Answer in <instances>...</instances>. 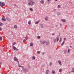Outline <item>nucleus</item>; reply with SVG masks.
<instances>
[{
    "label": "nucleus",
    "mask_w": 74,
    "mask_h": 74,
    "mask_svg": "<svg viewBox=\"0 0 74 74\" xmlns=\"http://www.w3.org/2000/svg\"><path fill=\"white\" fill-rule=\"evenodd\" d=\"M28 1L29 3H28V4L29 5H31V6H32L35 4L34 2L32 0H29Z\"/></svg>",
    "instance_id": "1"
},
{
    "label": "nucleus",
    "mask_w": 74,
    "mask_h": 74,
    "mask_svg": "<svg viewBox=\"0 0 74 74\" xmlns=\"http://www.w3.org/2000/svg\"><path fill=\"white\" fill-rule=\"evenodd\" d=\"M16 44V42H14L12 45V49H14V51H18L19 49L16 48L14 45H15Z\"/></svg>",
    "instance_id": "2"
},
{
    "label": "nucleus",
    "mask_w": 74,
    "mask_h": 74,
    "mask_svg": "<svg viewBox=\"0 0 74 74\" xmlns=\"http://www.w3.org/2000/svg\"><path fill=\"white\" fill-rule=\"evenodd\" d=\"M4 5H5V3H4V2H0V7H4Z\"/></svg>",
    "instance_id": "3"
},
{
    "label": "nucleus",
    "mask_w": 74,
    "mask_h": 74,
    "mask_svg": "<svg viewBox=\"0 0 74 74\" xmlns=\"http://www.w3.org/2000/svg\"><path fill=\"white\" fill-rule=\"evenodd\" d=\"M23 70L24 73H27V72H28L29 71V70H28V69H27L24 68H23Z\"/></svg>",
    "instance_id": "4"
},
{
    "label": "nucleus",
    "mask_w": 74,
    "mask_h": 74,
    "mask_svg": "<svg viewBox=\"0 0 74 74\" xmlns=\"http://www.w3.org/2000/svg\"><path fill=\"white\" fill-rule=\"evenodd\" d=\"M40 43L42 44H44L45 42H46V41L45 40H40Z\"/></svg>",
    "instance_id": "5"
},
{
    "label": "nucleus",
    "mask_w": 74,
    "mask_h": 74,
    "mask_svg": "<svg viewBox=\"0 0 74 74\" xmlns=\"http://www.w3.org/2000/svg\"><path fill=\"white\" fill-rule=\"evenodd\" d=\"M14 61H15V62H17V63H19V62L18 61V59H17V58L16 57H14Z\"/></svg>",
    "instance_id": "6"
},
{
    "label": "nucleus",
    "mask_w": 74,
    "mask_h": 74,
    "mask_svg": "<svg viewBox=\"0 0 74 74\" xmlns=\"http://www.w3.org/2000/svg\"><path fill=\"white\" fill-rule=\"evenodd\" d=\"M6 19L7 21H9V22H10V21H11V18H9L8 17H6Z\"/></svg>",
    "instance_id": "7"
},
{
    "label": "nucleus",
    "mask_w": 74,
    "mask_h": 74,
    "mask_svg": "<svg viewBox=\"0 0 74 74\" xmlns=\"http://www.w3.org/2000/svg\"><path fill=\"white\" fill-rule=\"evenodd\" d=\"M2 21H3L4 22L5 21H6V20L5 19V18L4 17L2 18Z\"/></svg>",
    "instance_id": "8"
},
{
    "label": "nucleus",
    "mask_w": 74,
    "mask_h": 74,
    "mask_svg": "<svg viewBox=\"0 0 74 74\" xmlns=\"http://www.w3.org/2000/svg\"><path fill=\"white\" fill-rule=\"evenodd\" d=\"M49 70H47L46 72V74H49Z\"/></svg>",
    "instance_id": "9"
},
{
    "label": "nucleus",
    "mask_w": 74,
    "mask_h": 74,
    "mask_svg": "<svg viewBox=\"0 0 74 74\" xmlns=\"http://www.w3.org/2000/svg\"><path fill=\"white\" fill-rule=\"evenodd\" d=\"M61 21L65 23L66 22V21L65 19H61Z\"/></svg>",
    "instance_id": "10"
},
{
    "label": "nucleus",
    "mask_w": 74,
    "mask_h": 74,
    "mask_svg": "<svg viewBox=\"0 0 74 74\" xmlns=\"http://www.w3.org/2000/svg\"><path fill=\"white\" fill-rule=\"evenodd\" d=\"M40 3L41 4H44V1L43 0H41Z\"/></svg>",
    "instance_id": "11"
},
{
    "label": "nucleus",
    "mask_w": 74,
    "mask_h": 74,
    "mask_svg": "<svg viewBox=\"0 0 74 74\" xmlns=\"http://www.w3.org/2000/svg\"><path fill=\"white\" fill-rule=\"evenodd\" d=\"M48 19V16H46L45 18V21H47Z\"/></svg>",
    "instance_id": "12"
},
{
    "label": "nucleus",
    "mask_w": 74,
    "mask_h": 74,
    "mask_svg": "<svg viewBox=\"0 0 74 74\" xmlns=\"http://www.w3.org/2000/svg\"><path fill=\"white\" fill-rule=\"evenodd\" d=\"M18 67H22V69H23V68L24 67V66H21V65H19V63H18Z\"/></svg>",
    "instance_id": "13"
},
{
    "label": "nucleus",
    "mask_w": 74,
    "mask_h": 74,
    "mask_svg": "<svg viewBox=\"0 0 74 74\" xmlns=\"http://www.w3.org/2000/svg\"><path fill=\"white\" fill-rule=\"evenodd\" d=\"M56 39H57V42H58V41H59V36H57L56 37Z\"/></svg>",
    "instance_id": "14"
},
{
    "label": "nucleus",
    "mask_w": 74,
    "mask_h": 74,
    "mask_svg": "<svg viewBox=\"0 0 74 74\" xmlns=\"http://www.w3.org/2000/svg\"><path fill=\"white\" fill-rule=\"evenodd\" d=\"M64 41H63V42L61 44V46H63V44H64Z\"/></svg>",
    "instance_id": "15"
},
{
    "label": "nucleus",
    "mask_w": 74,
    "mask_h": 74,
    "mask_svg": "<svg viewBox=\"0 0 74 74\" xmlns=\"http://www.w3.org/2000/svg\"><path fill=\"white\" fill-rule=\"evenodd\" d=\"M40 22V21H36V22H35V24H38V23H39Z\"/></svg>",
    "instance_id": "16"
},
{
    "label": "nucleus",
    "mask_w": 74,
    "mask_h": 74,
    "mask_svg": "<svg viewBox=\"0 0 74 74\" xmlns=\"http://www.w3.org/2000/svg\"><path fill=\"white\" fill-rule=\"evenodd\" d=\"M58 63L60 65V66H62V64H61V62L60 61H58Z\"/></svg>",
    "instance_id": "17"
},
{
    "label": "nucleus",
    "mask_w": 74,
    "mask_h": 74,
    "mask_svg": "<svg viewBox=\"0 0 74 74\" xmlns=\"http://www.w3.org/2000/svg\"><path fill=\"white\" fill-rule=\"evenodd\" d=\"M52 73V74H55V71L54 70H52L51 72Z\"/></svg>",
    "instance_id": "18"
},
{
    "label": "nucleus",
    "mask_w": 74,
    "mask_h": 74,
    "mask_svg": "<svg viewBox=\"0 0 74 74\" xmlns=\"http://www.w3.org/2000/svg\"><path fill=\"white\" fill-rule=\"evenodd\" d=\"M3 25H4V24H3V23H0V26H3Z\"/></svg>",
    "instance_id": "19"
},
{
    "label": "nucleus",
    "mask_w": 74,
    "mask_h": 74,
    "mask_svg": "<svg viewBox=\"0 0 74 74\" xmlns=\"http://www.w3.org/2000/svg\"><path fill=\"white\" fill-rule=\"evenodd\" d=\"M14 28H15V29H16V28H17V27H18V26H17V25H15L14 26Z\"/></svg>",
    "instance_id": "20"
},
{
    "label": "nucleus",
    "mask_w": 74,
    "mask_h": 74,
    "mask_svg": "<svg viewBox=\"0 0 74 74\" xmlns=\"http://www.w3.org/2000/svg\"><path fill=\"white\" fill-rule=\"evenodd\" d=\"M46 45H49V42L48 41V42H46Z\"/></svg>",
    "instance_id": "21"
},
{
    "label": "nucleus",
    "mask_w": 74,
    "mask_h": 74,
    "mask_svg": "<svg viewBox=\"0 0 74 74\" xmlns=\"http://www.w3.org/2000/svg\"><path fill=\"white\" fill-rule=\"evenodd\" d=\"M49 64L50 66H52V63L51 62H50L49 63Z\"/></svg>",
    "instance_id": "22"
},
{
    "label": "nucleus",
    "mask_w": 74,
    "mask_h": 74,
    "mask_svg": "<svg viewBox=\"0 0 74 74\" xmlns=\"http://www.w3.org/2000/svg\"><path fill=\"white\" fill-rule=\"evenodd\" d=\"M58 8H60V5H58Z\"/></svg>",
    "instance_id": "23"
},
{
    "label": "nucleus",
    "mask_w": 74,
    "mask_h": 74,
    "mask_svg": "<svg viewBox=\"0 0 74 74\" xmlns=\"http://www.w3.org/2000/svg\"><path fill=\"white\" fill-rule=\"evenodd\" d=\"M28 23L29 25H30V24H31V20H30L28 22Z\"/></svg>",
    "instance_id": "24"
},
{
    "label": "nucleus",
    "mask_w": 74,
    "mask_h": 74,
    "mask_svg": "<svg viewBox=\"0 0 74 74\" xmlns=\"http://www.w3.org/2000/svg\"><path fill=\"white\" fill-rule=\"evenodd\" d=\"M33 43L31 42L30 43V46L31 47H32V46H33Z\"/></svg>",
    "instance_id": "25"
},
{
    "label": "nucleus",
    "mask_w": 74,
    "mask_h": 74,
    "mask_svg": "<svg viewBox=\"0 0 74 74\" xmlns=\"http://www.w3.org/2000/svg\"><path fill=\"white\" fill-rule=\"evenodd\" d=\"M32 58L33 60H34L36 59V58L35 57H34V56L32 57Z\"/></svg>",
    "instance_id": "26"
},
{
    "label": "nucleus",
    "mask_w": 74,
    "mask_h": 74,
    "mask_svg": "<svg viewBox=\"0 0 74 74\" xmlns=\"http://www.w3.org/2000/svg\"><path fill=\"white\" fill-rule=\"evenodd\" d=\"M29 10L30 11H33V9L32 8H29Z\"/></svg>",
    "instance_id": "27"
},
{
    "label": "nucleus",
    "mask_w": 74,
    "mask_h": 74,
    "mask_svg": "<svg viewBox=\"0 0 74 74\" xmlns=\"http://www.w3.org/2000/svg\"><path fill=\"white\" fill-rule=\"evenodd\" d=\"M62 69H59V72L60 73V72H62Z\"/></svg>",
    "instance_id": "28"
},
{
    "label": "nucleus",
    "mask_w": 74,
    "mask_h": 74,
    "mask_svg": "<svg viewBox=\"0 0 74 74\" xmlns=\"http://www.w3.org/2000/svg\"><path fill=\"white\" fill-rule=\"evenodd\" d=\"M40 26L41 27V28H42L43 27H44V25L42 24H41L40 25Z\"/></svg>",
    "instance_id": "29"
},
{
    "label": "nucleus",
    "mask_w": 74,
    "mask_h": 74,
    "mask_svg": "<svg viewBox=\"0 0 74 74\" xmlns=\"http://www.w3.org/2000/svg\"><path fill=\"white\" fill-rule=\"evenodd\" d=\"M3 39V38H2V37H0V41H1Z\"/></svg>",
    "instance_id": "30"
},
{
    "label": "nucleus",
    "mask_w": 74,
    "mask_h": 74,
    "mask_svg": "<svg viewBox=\"0 0 74 74\" xmlns=\"http://www.w3.org/2000/svg\"><path fill=\"white\" fill-rule=\"evenodd\" d=\"M67 50H65L64 51V53L65 54H66V53H67Z\"/></svg>",
    "instance_id": "31"
},
{
    "label": "nucleus",
    "mask_w": 74,
    "mask_h": 74,
    "mask_svg": "<svg viewBox=\"0 0 74 74\" xmlns=\"http://www.w3.org/2000/svg\"><path fill=\"white\" fill-rule=\"evenodd\" d=\"M28 37H25V40H27V39H28Z\"/></svg>",
    "instance_id": "32"
},
{
    "label": "nucleus",
    "mask_w": 74,
    "mask_h": 74,
    "mask_svg": "<svg viewBox=\"0 0 74 74\" xmlns=\"http://www.w3.org/2000/svg\"><path fill=\"white\" fill-rule=\"evenodd\" d=\"M37 53L38 54H40V51H38L37 52Z\"/></svg>",
    "instance_id": "33"
},
{
    "label": "nucleus",
    "mask_w": 74,
    "mask_h": 74,
    "mask_svg": "<svg viewBox=\"0 0 74 74\" xmlns=\"http://www.w3.org/2000/svg\"><path fill=\"white\" fill-rule=\"evenodd\" d=\"M37 37L38 39H40V36H38Z\"/></svg>",
    "instance_id": "34"
},
{
    "label": "nucleus",
    "mask_w": 74,
    "mask_h": 74,
    "mask_svg": "<svg viewBox=\"0 0 74 74\" xmlns=\"http://www.w3.org/2000/svg\"><path fill=\"white\" fill-rule=\"evenodd\" d=\"M26 40H25V39H24L23 40V42H25V41H26Z\"/></svg>",
    "instance_id": "35"
},
{
    "label": "nucleus",
    "mask_w": 74,
    "mask_h": 74,
    "mask_svg": "<svg viewBox=\"0 0 74 74\" xmlns=\"http://www.w3.org/2000/svg\"><path fill=\"white\" fill-rule=\"evenodd\" d=\"M70 49H68V53H69V52H70Z\"/></svg>",
    "instance_id": "36"
},
{
    "label": "nucleus",
    "mask_w": 74,
    "mask_h": 74,
    "mask_svg": "<svg viewBox=\"0 0 74 74\" xmlns=\"http://www.w3.org/2000/svg\"><path fill=\"white\" fill-rule=\"evenodd\" d=\"M60 12L57 15L58 16H59V15H60Z\"/></svg>",
    "instance_id": "37"
},
{
    "label": "nucleus",
    "mask_w": 74,
    "mask_h": 74,
    "mask_svg": "<svg viewBox=\"0 0 74 74\" xmlns=\"http://www.w3.org/2000/svg\"><path fill=\"white\" fill-rule=\"evenodd\" d=\"M61 41H62V39L61 38H60V39L59 42H61Z\"/></svg>",
    "instance_id": "38"
},
{
    "label": "nucleus",
    "mask_w": 74,
    "mask_h": 74,
    "mask_svg": "<svg viewBox=\"0 0 74 74\" xmlns=\"http://www.w3.org/2000/svg\"><path fill=\"white\" fill-rule=\"evenodd\" d=\"M52 36H53L54 35H55V33H54L52 34Z\"/></svg>",
    "instance_id": "39"
},
{
    "label": "nucleus",
    "mask_w": 74,
    "mask_h": 74,
    "mask_svg": "<svg viewBox=\"0 0 74 74\" xmlns=\"http://www.w3.org/2000/svg\"><path fill=\"white\" fill-rule=\"evenodd\" d=\"M64 41H66V38H64Z\"/></svg>",
    "instance_id": "40"
},
{
    "label": "nucleus",
    "mask_w": 74,
    "mask_h": 74,
    "mask_svg": "<svg viewBox=\"0 0 74 74\" xmlns=\"http://www.w3.org/2000/svg\"><path fill=\"white\" fill-rule=\"evenodd\" d=\"M53 41H54V42H55V41H56V39H54L53 40Z\"/></svg>",
    "instance_id": "41"
},
{
    "label": "nucleus",
    "mask_w": 74,
    "mask_h": 74,
    "mask_svg": "<svg viewBox=\"0 0 74 74\" xmlns=\"http://www.w3.org/2000/svg\"><path fill=\"white\" fill-rule=\"evenodd\" d=\"M49 58H50V59H51V56H49Z\"/></svg>",
    "instance_id": "42"
},
{
    "label": "nucleus",
    "mask_w": 74,
    "mask_h": 74,
    "mask_svg": "<svg viewBox=\"0 0 74 74\" xmlns=\"http://www.w3.org/2000/svg\"><path fill=\"white\" fill-rule=\"evenodd\" d=\"M73 70H74V68H72Z\"/></svg>",
    "instance_id": "43"
},
{
    "label": "nucleus",
    "mask_w": 74,
    "mask_h": 74,
    "mask_svg": "<svg viewBox=\"0 0 74 74\" xmlns=\"http://www.w3.org/2000/svg\"><path fill=\"white\" fill-rule=\"evenodd\" d=\"M56 9H53V11H56Z\"/></svg>",
    "instance_id": "44"
},
{
    "label": "nucleus",
    "mask_w": 74,
    "mask_h": 74,
    "mask_svg": "<svg viewBox=\"0 0 74 74\" xmlns=\"http://www.w3.org/2000/svg\"><path fill=\"white\" fill-rule=\"evenodd\" d=\"M0 30H2V29H1V28L0 27Z\"/></svg>",
    "instance_id": "45"
},
{
    "label": "nucleus",
    "mask_w": 74,
    "mask_h": 74,
    "mask_svg": "<svg viewBox=\"0 0 74 74\" xmlns=\"http://www.w3.org/2000/svg\"><path fill=\"white\" fill-rule=\"evenodd\" d=\"M68 73H72V71H71V72L69 71L68 72Z\"/></svg>",
    "instance_id": "46"
},
{
    "label": "nucleus",
    "mask_w": 74,
    "mask_h": 74,
    "mask_svg": "<svg viewBox=\"0 0 74 74\" xmlns=\"http://www.w3.org/2000/svg\"><path fill=\"white\" fill-rule=\"evenodd\" d=\"M60 33H59V35L58 36H60Z\"/></svg>",
    "instance_id": "47"
},
{
    "label": "nucleus",
    "mask_w": 74,
    "mask_h": 74,
    "mask_svg": "<svg viewBox=\"0 0 74 74\" xmlns=\"http://www.w3.org/2000/svg\"><path fill=\"white\" fill-rule=\"evenodd\" d=\"M48 1H51V0H47Z\"/></svg>",
    "instance_id": "48"
},
{
    "label": "nucleus",
    "mask_w": 74,
    "mask_h": 74,
    "mask_svg": "<svg viewBox=\"0 0 74 74\" xmlns=\"http://www.w3.org/2000/svg\"><path fill=\"white\" fill-rule=\"evenodd\" d=\"M70 3H71V4H72V2H70Z\"/></svg>",
    "instance_id": "49"
},
{
    "label": "nucleus",
    "mask_w": 74,
    "mask_h": 74,
    "mask_svg": "<svg viewBox=\"0 0 74 74\" xmlns=\"http://www.w3.org/2000/svg\"><path fill=\"white\" fill-rule=\"evenodd\" d=\"M14 5L15 6H16V4H14Z\"/></svg>",
    "instance_id": "50"
},
{
    "label": "nucleus",
    "mask_w": 74,
    "mask_h": 74,
    "mask_svg": "<svg viewBox=\"0 0 74 74\" xmlns=\"http://www.w3.org/2000/svg\"><path fill=\"white\" fill-rule=\"evenodd\" d=\"M73 72V73H74V71H72V72Z\"/></svg>",
    "instance_id": "51"
},
{
    "label": "nucleus",
    "mask_w": 74,
    "mask_h": 74,
    "mask_svg": "<svg viewBox=\"0 0 74 74\" xmlns=\"http://www.w3.org/2000/svg\"><path fill=\"white\" fill-rule=\"evenodd\" d=\"M60 25L61 26H62V25L61 24H60Z\"/></svg>",
    "instance_id": "52"
},
{
    "label": "nucleus",
    "mask_w": 74,
    "mask_h": 74,
    "mask_svg": "<svg viewBox=\"0 0 74 74\" xmlns=\"http://www.w3.org/2000/svg\"><path fill=\"white\" fill-rule=\"evenodd\" d=\"M55 1H58V0H55Z\"/></svg>",
    "instance_id": "53"
},
{
    "label": "nucleus",
    "mask_w": 74,
    "mask_h": 74,
    "mask_svg": "<svg viewBox=\"0 0 74 74\" xmlns=\"http://www.w3.org/2000/svg\"><path fill=\"white\" fill-rule=\"evenodd\" d=\"M44 65H42V67H44Z\"/></svg>",
    "instance_id": "54"
},
{
    "label": "nucleus",
    "mask_w": 74,
    "mask_h": 74,
    "mask_svg": "<svg viewBox=\"0 0 74 74\" xmlns=\"http://www.w3.org/2000/svg\"><path fill=\"white\" fill-rule=\"evenodd\" d=\"M71 47H72L71 46H70V48H71Z\"/></svg>",
    "instance_id": "55"
},
{
    "label": "nucleus",
    "mask_w": 74,
    "mask_h": 74,
    "mask_svg": "<svg viewBox=\"0 0 74 74\" xmlns=\"http://www.w3.org/2000/svg\"><path fill=\"white\" fill-rule=\"evenodd\" d=\"M2 63L1 62H0V64H1Z\"/></svg>",
    "instance_id": "56"
},
{
    "label": "nucleus",
    "mask_w": 74,
    "mask_h": 74,
    "mask_svg": "<svg viewBox=\"0 0 74 74\" xmlns=\"http://www.w3.org/2000/svg\"><path fill=\"white\" fill-rule=\"evenodd\" d=\"M44 55V53H43V55Z\"/></svg>",
    "instance_id": "57"
},
{
    "label": "nucleus",
    "mask_w": 74,
    "mask_h": 74,
    "mask_svg": "<svg viewBox=\"0 0 74 74\" xmlns=\"http://www.w3.org/2000/svg\"><path fill=\"white\" fill-rule=\"evenodd\" d=\"M23 70H21V72H22V71H23Z\"/></svg>",
    "instance_id": "58"
},
{
    "label": "nucleus",
    "mask_w": 74,
    "mask_h": 74,
    "mask_svg": "<svg viewBox=\"0 0 74 74\" xmlns=\"http://www.w3.org/2000/svg\"><path fill=\"white\" fill-rule=\"evenodd\" d=\"M56 27H57V25H56Z\"/></svg>",
    "instance_id": "59"
}]
</instances>
